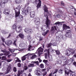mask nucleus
<instances>
[{
  "label": "nucleus",
  "instance_id": "nucleus-55",
  "mask_svg": "<svg viewBox=\"0 0 76 76\" xmlns=\"http://www.w3.org/2000/svg\"><path fill=\"white\" fill-rule=\"evenodd\" d=\"M61 58L62 59V60H64L66 59V57L64 56H62L61 57Z\"/></svg>",
  "mask_w": 76,
  "mask_h": 76
},
{
  "label": "nucleus",
  "instance_id": "nucleus-29",
  "mask_svg": "<svg viewBox=\"0 0 76 76\" xmlns=\"http://www.w3.org/2000/svg\"><path fill=\"white\" fill-rule=\"evenodd\" d=\"M20 9H21V7H20V5H19L17 8H16V9H18V11H20Z\"/></svg>",
  "mask_w": 76,
  "mask_h": 76
},
{
  "label": "nucleus",
  "instance_id": "nucleus-2",
  "mask_svg": "<svg viewBox=\"0 0 76 76\" xmlns=\"http://www.w3.org/2000/svg\"><path fill=\"white\" fill-rule=\"evenodd\" d=\"M13 29H15L17 33H20L22 31V26H17L16 23L14 24L12 26Z\"/></svg>",
  "mask_w": 76,
  "mask_h": 76
},
{
  "label": "nucleus",
  "instance_id": "nucleus-26",
  "mask_svg": "<svg viewBox=\"0 0 76 76\" xmlns=\"http://www.w3.org/2000/svg\"><path fill=\"white\" fill-rule=\"evenodd\" d=\"M57 64H61V63H62V61L61 60H58L57 61Z\"/></svg>",
  "mask_w": 76,
  "mask_h": 76
},
{
  "label": "nucleus",
  "instance_id": "nucleus-39",
  "mask_svg": "<svg viewBox=\"0 0 76 76\" xmlns=\"http://www.w3.org/2000/svg\"><path fill=\"white\" fill-rule=\"evenodd\" d=\"M20 70H18V71L17 76H20Z\"/></svg>",
  "mask_w": 76,
  "mask_h": 76
},
{
  "label": "nucleus",
  "instance_id": "nucleus-60",
  "mask_svg": "<svg viewBox=\"0 0 76 76\" xmlns=\"http://www.w3.org/2000/svg\"><path fill=\"white\" fill-rule=\"evenodd\" d=\"M12 33H10L9 34L8 36V37H7V38H9V37H10L11 36V35H12Z\"/></svg>",
  "mask_w": 76,
  "mask_h": 76
},
{
  "label": "nucleus",
  "instance_id": "nucleus-51",
  "mask_svg": "<svg viewBox=\"0 0 76 76\" xmlns=\"http://www.w3.org/2000/svg\"><path fill=\"white\" fill-rule=\"evenodd\" d=\"M16 40H15L13 43V45H15V46H16Z\"/></svg>",
  "mask_w": 76,
  "mask_h": 76
},
{
  "label": "nucleus",
  "instance_id": "nucleus-28",
  "mask_svg": "<svg viewBox=\"0 0 76 76\" xmlns=\"http://www.w3.org/2000/svg\"><path fill=\"white\" fill-rule=\"evenodd\" d=\"M39 66H40V67L41 69H43L44 67V64H41Z\"/></svg>",
  "mask_w": 76,
  "mask_h": 76
},
{
  "label": "nucleus",
  "instance_id": "nucleus-30",
  "mask_svg": "<svg viewBox=\"0 0 76 76\" xmlns=\"http://www.w3.org/2000/svg\"><path fill=\"white\" fill-rule=\"evenodd\" d=\"M15 63H17V62H18L19 63H20L21 62V61L19 60V58H17V59L15 61Z\"/></svg>",
  "mask_w": 76,
  "mask_h": 76
},
{
  "label": "nucleus",
  "instance_id": "nucleus-47",
  "mask_svg": "<svg viewBox=\"0 0 76 76\" xmlns=\"http://www.w3.org/2000/svg\"><path fill=\"white\" fill-rule=\"evenodd\" d=\"M34 63H35V64H36L37 65L39 66V62L38 61L34 62Z\"/></svg>",
  "mask_w": 76,
  "mask_h": 76
},
{
  "label": "nucleus",
  "instance_id": "nucleus-53",
  "mask_svg": "<svg viewBox=\"0 0 76 76\" xmlns=\"http://www.w3.org/2000/svg\"><path fill=\"white\" fill-rule=\"evenodd\" d=\"M5 43L6 44H7V45L9 46V40H7L5 42Z\"/></svg>",
  "mask_w": 76,
  "mask_h": 76
},
{
  "label": "nucleus",
  "instance_id": "nucleus-16",
  "mask_svg": "<svg viewBox=\"0 0 76 76\" xmlns=\"http://www.w3.org/2000/svg\"><path fill=\"white\" fill-rule=\"evenodd\" d=\"M30 15L31 18H34L35 17V13L34 12H30Z\"/></svg>",
  "mask_w": 76,
  "mask_h": 76
},
{
  "label": "nucleus",
  "instance_id": "nucleus-62",
  "mask_svg": "<svg viewBox=\"0 0 76 76\" xmlns=\"http://www.w3.org/2000/svg\"><path fill=\"white\" fill-rule=\"evenodd\" d=\"M48 32H49V30H47L46 31H45V33L46 34L48 33Z\"/></svg>",
  "mask_w": 76,
  "mask_h": 76
},
{
  "label": "nucleus",
  "instance_id": "nucleus-63",
  "mask_svg": "<svg viewBox=\"0 0 76 76\" xmlns=\"http://www.w3.org/2000/svg\"><path fill=\"white\" fill-rule=\"evenodd\" d=\"M12 60L11 59L7 60V62H10V61H12Z\"/></svg>",
  "mask_w": 76,
  "mask_h": 76
},
{
  "label": "nucleus",
  "instance_id": "nucleus-57",
  "mask_svg": "<svg viewBox=\"0 0 76 76\" xmlns=\"http://www.w3.org/2000/svg\"><path fill=\"white\" fill-rule=\"evenodd\" d=\"M39 41H42V37H39Z\"/></svg>",
  "mask_w": 76,
  "mask_h": 76
},
{
  "label": "nucleus",
  "instance_id": "nucleus-50",
  "mask_svg": "<svg viewBox=\"0 0 76 76\" xmlns=\"http://www.w3.org/2000/svg\"><path fill=\"white\" fill-rule=\"evenodd\" d=\"M72 65L73 66H75L76 67V62L74 60V61L73 62V64H72Z\"/></svg>",
  "mask_w": 76,
  "mask_h": 76
},
{
  "label": "nucleus",
  "instance_id": "nucleus-14",
  "mask_svg": "<svg viewBox=\"0 0 76 76\" xmlns=\"http://www.w3.org/2000/svg\"><path fill=\"white\" fill-rule=\"evenodd\" d=\"M71 30H68L67 31V32H66V34H65L66 36L67 37H70V35L69 34H70V33H71Z\"/></svg>",
  "mask_w": 76,
  "mask_h": 76
},
{
  "label": "nucleus",
  "instance_id": "nucleus-40",
  "mask_svg": "<svg viewBox=\"0 0 76 76\" xmlns=\"http://www.w3.org/2000/svg\"><path fill=\"white\" fill-rule=\"evenodd\" d=\"M28 67H34V64H29L28 65Z\"/></svg>",
  "mask_w": 76,
  "mask_h": 76
},
{
  "label": "nucleus",
  "instance_id": "nucleus-48",
  "mask_svg": "<svg viewBox=\"0 0 76 76\" xmlns=\"http://www.w3.org/2000/svg\"><path fill=\"white\" fill-rule=\"evenodd\" d=\"M64 36H63L62 35H61V36H60V38H62V39H64L65 37H64Z\"/></svg>",
  "mask_w": 76,
  "mask_h": 76
},
{
  "label": "nucleus",
  "instance_id": "nucleus-22",
  "mask_svg": "<svg viewBox=\"0 0 76 76\" xmlns=\"http://www.w3.org/2000/svg\"><path fill=\"white\" fill-rule=\"evenodd\" d=\"M19 37H20L21 38H24V35L22 34H20L18 35Z\"/></svg>",
  "mask_w": 76,
  "mask_h": 76
},
{
  "label": "nucleus",
  "instance_id": "nucleus-1",
  "mask_svg": "<svg viewBox=\"0 0 76 76\" xmlns=\"http://www.w3.org/2000/svg\"><path fill=\"white\" fill-rule=\"evenodd\" d=\"M44 10L45 12L44 13V16L45 18H46V21L45 22V24L46 25L47 27V28H49V26L50 25V20L48 19V15H47V14H45V12H46L47 13H49L48 10V8L46 6V5H45L44 7Z\"/></svg>",
  "mask_w": 76,
  "mask_h": 76
},
{
  "label": "nucleus",
  "instance_id": "nucleus-19",
  "mask_svg": "<svg viewBox=\"0 0 76 76\" xmlns=\"http://www.w3.org/2000/svg\"><path fill=\"white\" fill-rule=\"evenodd\" d=\"M22 0H15V2L16 4H20L22 3Z\"/></svg>",
  "mask_w": 76,
  "mask_h": 76
},
{
  "label": "nucleus",
  "instance_id": "nucleus-36",
  "mask_svg": "<svg viewBox=\"0 0 76 76\" xmlns=\"http://www.w3.org/2000/svg\"><path fill=\"white\" fill-rule=\"evenodd\" d=\"M58 69H55V71L53 72V75H54V74H55V73H56L57 72H58Z\"/></svg>",
  "mask_w": 76,
  "mask_h": 76
},
{
  "label": "nucleus",
  "instance_id": "nucleus-37",
  "mask_svg": "<svg viewBox=\"0 0 76 76\" xmlns=\"http://www.w3.org/2000/svg\"><path fill=\"white\" fill-rule=\"evenodd\" d=\"M55 52H56V54L57 55H60V52L58 50H55Z\"/></svg>",
  "mask_w": 76,
  "mask_h": 76
},
{
  "label": "nucleus",
  "instance_id": "nucleus-23",
  "mask_svg": "<svg viewBox=\"0 0 76 76\" xmlns=\"http://www.w3.org/2000/svg\"><path fill=\"white\" fill-rule=\"evenodd\" d=\"M27 38L29 41H31L32 39V37H31V36L28 35L27 36Z\"/></svg>",
  "mask_w": 76,
  "mask_h": 76
},
{
  "label": "nucleus",
  "instance_id": "nucleus-45",
  "mask_svg": "<svg viewBox=\"0 0 76 76\" xmlns=\"http://www.w3.org/2000/svg\"><path fill=\"white\" fill-rule=\"evenodd\" d=\"M27 69H28V67L26 65H24L23 70H26Z\"/></svg>",
  "mask_w": 76,
  "mask_h": 76
},
{
  "label": "nucleus",
  "instance_id": "nucleus-7",
  "mask_svg": "<svg viewBox=\"0 0 76 76\" xmlns=\"http://www.w3.org/2000/svg\"><path fill=\"white\" fill-rule=\"evenodd\" d=\"M34 23L36 25H39L40 24V19L38 18L35 19L34 20Z\"/></svg>",
  "mask_w": 76,
  "mask_h": 76
},
{
  "label": "nucleus",
  "instance_id": "nucleus-56",
  "mask_svg": "<svg viewBox=\"0 0 76 76\" xmlns=\"http://www.w3.org/2000/svg\"><path fill=\"white\" fill-rule=\"evenodd\" d=\"M1 40L3 42H5V39L3 38V37H1Z\"/></svg>",
  "mask_w": 76,
  "mask_h": 76
},
{
  "label": "nucleus",
  "instance_id": "nucleus-25",
  "mask_svg": "<svg viewBox=\"0 0 76 76\" xmlns=\"http://www.w3.org/2000/svg\"><path fill=\"white\" fill-rule=\"evenodd\" d=\"M54 25H58V26L60 25H61V22H59L58 21L57 22H56L54 24Z\"/></svg>",
  "mask_w": 76,
  "mask_h": 76
},
{
  "label": "nucleus",
  "instance_id": "nucleus-54",
  "mask_svg": "<svg viewBox=\"0 0 76 76\" xmlns=\"http://www.w3.org/2000/svg\"><path fill=\"white\" fill-rule=\"evenodd\" d=\"M45 59H47V53H45Z\"/></svg>",
  "mask_w": 76,
  "mask_h": 76
},
{
  "label": "nucleus",
  "instance_id": "nucleus-13",
  "mask_svg": "<svg viewBox=\"0 0 76 76\" xmlns=\"http://www.w3.org/2000/svg\"><path fill=\"white\" fill-rule=\"evenodd\" d=\"M65 75H69L70 74V73H72V71L70 70L67 69L65 70Z\"/></svg>",
  "mask_w": 76,
  "mask_h": 76
},
{
  "label": "nucleus",
  "instance_id": "nucleus-61",
  "mask_svg": "<svg viewBox=\"0 0 76 76\" xmlns=\"http://www.w3.org/2000/svg\"><path fill=\"white\" fill-rule=\"evenodd\" d=\"M38 60H39V63H40V62H42V60H41V59H40L39 58H38Z\"/></svg>",
  "mask_w": 76,
  "mask_h": 76
},
{
  "label": "nucleus",
  "instance_id": "nucleus-46",
  "mask_svg": "<svg viewBox=\"0 0 76 76\" xmlns=\"http://www.w3.org/2000/svg\"><path fill=\"white\" fill-rule=\"evenodd\" d=\"M9 46L10 45L12 44V41L11 40H9Z\"/></svg>",
  "mask_w": 76,
  "mask_h": 76
},
{
  "label": "nucleus",
  "instance_id": "nucleus-17",
  "mask_svg": "<svg viewBox=\"0 0 76 76\" xmlns=\"http://www.w3.org/2000/svg\"><path fill=\"white\" fill-rule=\"evenodd\" d=\"M38 53H42V52H43L44 49L42 48L41 47H40L38 48Z\"/></svg>",
  "mask_w": 76,
  "mask_h": 76
},
{
  "label": "nucleus",
  "instance_id": "nucleus-10",
  "mask_svg": "<svg viewBox=\"0 0 76 76\" xmlns=\"http://www.w3.org/2000/svg\"><path fill=\"white\" fill-rule=\"evenodd\" d=\"M63 29L64 30H66L67 29H70V27L66 25V24H64L63 25Z\"/></svg>",
  "mask_w": 76,
  "mask_h": 76
},
{
  "label": "nucleus",
  "instance_id": "nucleus-59",
  "mask_svg": "<svg viewBox=\"0 0 76 76\" xmlns=\"http://www.w3.org/2000/svg\"><path fill=\"white\" fill-rule=\"evenodd\" d=\"M24 70L23 69V70H21L20 72V73L22 75L23 74V73L24 72Z\"/></svg>",
  "mask_w": 76,
  "mask_h": 76
},
{
  "label": "nucleus",
  "instance_id": "nucleus-32",
  "mask_svg": "<svg viewBox=\"0 0 76 76\" xmlns=\"http://www.w3.org/2000/svg\"><path fill=\"white\" fill-rule=\"evenodd\" d=\"M19 46L20 47H21V48H23V47H24V44L23 43H20V44Z\"/></svg>",
  "mask_w": 76,
  "mask_h": 76
},
{
  "label": "nucleus",
  "instance_id": "nucleus-49",
  "mask_svg": "<svg viewBox=\"0 0 76 76\" xmlns=\"http://www.w3.org/2000/svg\"><path fill=\"white\" fill-rule=\"evenodd\" d=\"M57 17L58 18H60L61 17L60 16H61V15L59 14H57L56 15Z\"/></svg>",
  "mask_w": 76,
  "mask_h": 76
},
{
  "label": "nucleus",
  "instance_id": "nucleus-6",
  "mask_svg": "<svg viewBox=\"0 0 76 76\" xmlns=\"http://www.w3.org/2000/svg\"><path fill=\"white\" fill-rule=\"evenodd\" d=\"M74 61H75V59L74 58H71L68 60L67 64L68 65H70L71 64H73Z\"/></svg>",
  "mask_w": 76,
  "mask_h": 76
},
{
  "label": "nucleus",
  "instance_id": "nucleus-43",
  "mask_svg": "<svg viewBox=\"0 0 76 76\" xmlns=\"http://www.w3.org/2000/svg\"><path fill=\"white\" fill-rule=\"evenodd\" d=\"M51 45H52V44L51 43L48 44V45H47L48 48H49V47H50L51 46Z\"/></svg>",
  "mask_w": 76,
  "mask_h": 76
},
{
  "label": "nucleus",
  "instance_id": "nucleus-5",
  "mask_svg": "<svg viewBox=\"0 0 76 76\" xmlns=\"http://www.w3.org/2000/svg\"><path fill=\"white\" fill-rule=\"evenodd\" d=\"M25 32L27 34H32V30L31 28H26L25 29Z\"/></svg>",
  "mask_w": 76,
  "mask_h": 76
},
{
  "label": "nucleus",
  "instance_id": "nucleus-33",
  "mask_svg": "<svg viewBox=\"0 0 76 76\" xmlns=\"http://www.w3.org/2000/svg\"><path fill=\"white\" fill-rule=\"evenodd\" d=\"M6 11H9V12H10V10L8 9H6V10H4V13L5 14V13L6 12Z\"/></svg>",
  "mask_w": 76,
  "mask_h": 76
},
{
  "label": "nucleus",
  "instance_id": "nucleus-20",
  "mask_svg": "<svg viewBox=\"0 0 76 76\" xmlns=\"http://www.w3.org/2000/svg\"><path fill=\"white\" fill-rule=\"evenodd\" d=\"M28 55V54L26 55H25L24 56H23L21 58V60L22 61H25L26 60V56H27Z\"/></svg>",
  "mask_w": 76,
  "mask_h": 76
},
{
  "label": "nucleus",
  "instance_id": "nucleus-4",
  "mask_svg": "<svg viewBox=\"0 0 76 76\" xmlns=\"http://www.w3.org/2000/svg\"><path fill=\"white\" fill-rule=\"evenodd\" d=\"M31 8L29 7H28L27 8V11L25 10L22 11L21 12V14L22 15H26L28 13L29 11V10H31Z\"/></svg>",
  "mask_w": 76,
  "mask_h": 76
},
{
  "label": "nucleus",
  "instance_id": "nucleus-34",
  "mask_svg": "<svg viewBox=\"0 0 76 76\" xmlns=\"http://www.w3.org/2000/svg\"><path fill=\"white\" fill-rule=\"evenodd\" d=\"M43 62L46 65H47V62H48L47 60H44L43 61Z\"/></svg>",
  "mask_w": 76,
  "mask_h": 76
},
{
  "label": "nucleus",
  "instance_id": "nucleus-35",
  "mask_svg": "<svg viewBox=\"0 0 76 76\" xmlns=\"http://www.w3.org/2000/svg\"><path fill=\"white\" fill-rule=\"evenodd\" d=\"M9 51L12 53L13 52H15V50L14 49H9Z\"/></svg>",
  "mask_w": 76,
  "mask_h": 76
},
{
  "label": "nucleus",
  "instance_id": "nucleus-41",
  "mask_svg": "<svg viewBox=\"0 0 76 76\" xmlns=\"http://www.w3.org/2000/svg\"><path fill=\"white\" fill-rule=\"evenodd\" d=\"M58 72H59V73L62 74V73H63V69H60L58 70Z\"/></svg>",
  "mask_w": 76,
  "mask_h": 76
},
{
  "label": "nucleus",
  "instance_id": "nucleus-58",
  "mask_svg": "<svg viewBox=\"0 0 76 76\" xmlns=\"http://www.w3.org/2000/svg\"><path fill=\"white\" fill-rule=\"evenodd\" d=\"M46 34L45 32H44L43 33H42V35H43V36H45L46 35Z\"/></svg>",
  "mask_w": 76,
  "mask_h": 76
},
{
  "label": "nucleus",
  "instance_id": "nucleus-52",
  "mask_svg": "<svg viewBox=\"0 0 76 76\" xmlns=\"http://www.w3.org/2000/svg\"><path fill=\"white\" fill-rule=\"evenodd\" d=\"M17 66L18 67H21V64L20 63H18L17 64Z\"/></svg>",
  "mask_w": 76,
  "mask_h": 76
},
{
  "label": "nucleus",
  "instance_id": "nucleus-9",
  "mask_svg": "<svg viewBox=\"0 0 76 76\" xmlns=\"http://www.w3.org/2000/svg\"><path fill=\"white\" fill-rule=\"evenodd\" d=\"M1 52H3L4 56H8L10 54V52L7 51L6 50H1Z\"/></svg>",
  "mask_w": 76,
  "mask_h": 76
},
{
  "label": "nucleus",
  "instance_id": "nucleus-11",
  "mask_svg": "<svg viewBox=\"0 0 76 76\" xmlns=\"http://www.w3.org/2000/svg\"><path fill=\"white\" fill-rule=\"evenodd\" d=\"M40 70H41V69L40 68H38L36 70L37 72L36 73V75H37V76H40V73H41V71H40Z\"/></svg>",
  "mask_w": 76,
  "mask_h": 76
},
{
  "label": "nucleus",
  "instance_id": "nucleus-3",
  "mask_svg": "<svg viewBox=\"0 0 76 76\" xmlns=\"http://www.w3.org/2000/svg\"><path fill=\"white\" fill-rule=\"evenodd\" d=\"M69 50H66V54L68 57H69L70 56H73V55L75 53V50L73 49L70 48Z\"/></svg>",
  "mask_w": 76,
  "mask_h": 76
},
{
  "label": "nucleus",
  "instance_id": "nucleus-18",
  "mask_svg": "<svg viewBox=\"0 0 76 76\" xmlns=\"http://www.w3.org/2000/svg\"><path fill=\"white\" fill-rule=\"evenodd\" d=\"M18 19H19V21H22V20H23V16H22V15H20L18 17Z\"/></svg>",
  "mask_w": 76,
  "mask_h": 76
},
{
  "label": "nucleus",
  "instance_id": "nucleus-64",
  "mask_svg": "<svg viewBox=\"0 0 76 76\" xmlns=\"http://www.w3.org/2000/svg\"><path fill=\"white\" fill-rule=\"evenodd\" d=\"M52 75H53V72H51L50 73V74H49L48 76H52Z\"/></svg>",
  "mask_w": 76,
  "mask_h": 76
},
{
  "label": "nucleus",
  "instance_id": "nucleus-42",
  "mask_svg": "<svg viewBox=\"0 0 76 76\" xmlns=\"http://www.w3.org/2000/svg\"><path fill=\"white\" fill-rule=\"evenodd\" d=\"M13 71H14V72H17V69L16 67H14L13 68Z\"/></svg>",
  "mask_w": 76,
  "mask_h": 76
},
{
  "label": "nucleus",
  "instance_id": "nucleus-38",
  "mask_svg": "<svg viewBox=\"0 0 76 76\" xmlns=\"http://www.w3.org/2000/svg\"><path fill=\"white\" fill-rule=\"evenodd\" d=\"M2 60H6V56H3L2 57Z\"/></svg>",
  "mask_w": 76,
  "mask_h": 76
},
{
  "label": "nucleus",
  "instance_id": "nucleus-21",
  "mask_svg": "<svg viewBox=\"0 0 76 76\" xmlns=\"http://www.w3.org/2000/svg\"><path fill=\"white\" fill-rule=\"evenodd\" d=\"M55 32V30H54V27H52L51 28L50 32L52 34H54Z\"/></svg>",
  "mask_w": 76,
  "mask_h": 76
},
{
  "label": "nucleus",
  "instance_id": "nucleus-12",
  "mask_svg": "<svg viewBox=\"0 0 76 76\" xmlns=\"http://www.w3.org/2000/svg\"><path fill=\"white\" fill-rule=\"evenodd\" d=\"M38 1L39 2L38 3L37 6V9H38L39 8H40L41 6V1L40 0H39Z\"/></svg>",
  "mask_w": 76,
  "mask_h": 76
},
{
  "label": "nucleus",
  "instance_id": "nucleus-8",
  "mask_svg": "<svg viewBox=\"0 0 76 76\" xmlns=\"http://www.w3.org/2000/svg\"><path fill=\"white\" fill-rule=\"evenodd\" d=\"M11 70V65L10 64H9V65L8 66V67L7 69V71H6L5 72V75L8 74V73H9V72H10V71Z\"/></svg>",
  "mask_w": 76,
  "mask_h": 76
},
{
  "label": "nucleus",
  "instance_id": "nucleus-27",
  "mask_svg": "<svg viewBox=\"0 0 76 76\" xmlns=\"http://www.w3.org/2000/svg\"><path fill=\"white\" fill-rule=\"evenodd\" d=\"M6 3H5V2H3V3H2V4H1V7L2 8H3V7H4V6H5V4Z\"/></svg>",
  "mask_w": 76,
  "mask_h": 76
},
{
  "label": "nucleus",
  "instance_id": "nucleus-15",
  "mask_svg": "<svg viewBox=\"0 0 76 76\" xmlns=\"http://www.w3.org/2000/svg\"><path fill=\"white\" fill-rule=\"evenodd\" d=\"M17 10H16L15 11V18H17V17H18V16H19V15H20V11L17 12Z\"/></svg>",
  "mask_w": 76,
  "mask_h": 76
},
{
  "label": "nucleus",
  "instance_id": "nucleus-31",
  "mask_svg": "<svg viewBox=\"0 0 76 76\" xmlns=\"http://www.w3.org/2000/svg\"><path fill=\"white\" fill-rule=\"evenodd\" d=\"M47 72H45L42 73V76H47Z\"/></svg>",
  "mask_w": 76,
  "mask_h": 76
},
{
  "label": "nucleus",
  "instance_id": "nucleus-44",
  "mask_svg": "<svg viewBox=\"0 0 76 76\" xmlns=\"http://www.w3.org/2000/svg\"><path fill=\"white\" fill-rule=\"evenodd\" d=\"M2 2H4L5 3H7L8 1V0H2Z\"/></svg>",
  "mask_w": 76,
  "mask_h": 76
},
{
  "label": "nucleus",
  "instance_id": "nucleus-24",
  "mask_svg": "<svg viewBox=\"0 0 76 76\" xmlns=\"http://www.w3.org/2000/svg\"><path fill=\"white\" fill-rule=\"evenodd\" d=\"M37 57V56L36 55H32V56L30 58L31 59H33L35 58H36Z\"/></svg>",
  "mask_w": 76,
  "mask_h": 76
}]
</instances>
